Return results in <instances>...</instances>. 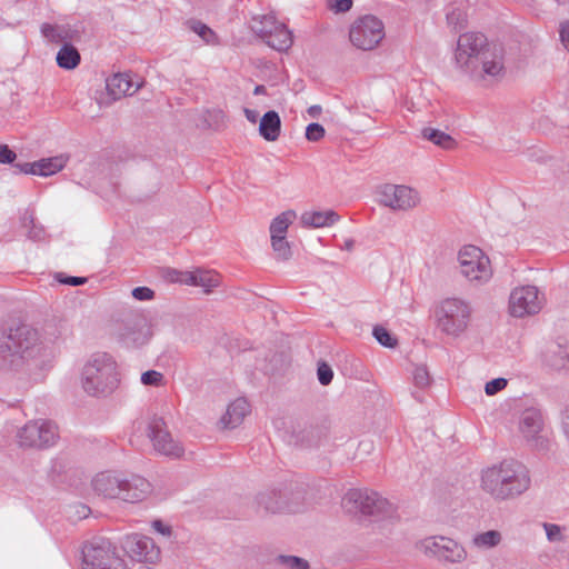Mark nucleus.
<instances>
[{"instance_id":"1","label":"nucleus","mask_w":569,"mask_h":569,"mask_svg":"<svg viewBox=\"0 0 569 569\" xmlns=\"http://www.w3.org/2000/svg\"><path fill=\"white\" fill-rule=\"evenodd\" d=\"M529 485L528 472L518 462H501L499 466L486 469L481 477L483 491L499 500L522 493Z\"/></svg>"},{"instance_id":"2","label":"nucleus","mask_w":569,"mask_h":569,"mask_svg":"<svg viewBox=\"0 0 569 569\" xmlns=\"http://www.w3.org/2000/svg\"><path fill=\"white\" fill-rule=\"evenodd\" d=\"M472 307L460 298H447L440 301L435 311L436 326L446 336L459 338L472 323Z\"/></svg>"},{"instance_id":"3","label":"nucleus","mask_w":569,"mask_h":569,"mask_svg":"<svg viewBox=\"0 0 569 569\" xmlns=\"http://www.w3.org/2000/svg\"><path fill=\"white\" fill-rule=\"evenodd\" d=\"M118 382L116 362L104 352L94 353L83 368L82 386L88 393L111 391Z\"/></svg>"},{"instance_id":"4","label":"nucleus","mask_w":569,"mask_h":569,"mask_svg":"<svg viewBox=\"0 0 569 569\" xmlns=\"http://www.w3.org/2000/svg\"><path fill=\"white\" fill-rule=\"evenodd\" d=\"M93 489L107 498H119L124 501H139L150 490V485L142 478H133L131 481H121L117 476L102 472L93 479Z\"/></svg>"},{"instance_id":"5","label":"nucleus","mask_w":569,"mask_h":569,"mask_svg":"<svg viewBox=\"0 0 569 569\" xmlns=\"http://www.w3.org/2000/svg\"><path fill=\"white\" fill-rule=\"evenodd\" d=\"M251 29L267 46L279 52H287L293 44L291 30L272 13L253 18Z\"/></svg>"},{"instance_id":"6","label":"nucleus","mask_w":569,"mask_h":569,"mask_svg":"<svg viewBox=\"0 0 569 569\" xmlns=\"http://www.w3.org/2000/svg\"><path fill=\"white\" fill-rule=\"evenodd\" d=\"M491 43L481 32H465L459 36L455 52L456 62L460 68L477 72L480 58L489 49Z\"/></svg>"},{"instance_id":"7","label":"nucleus","mask_w":569,"mask_h":569,"mask_svg":"<svg viewBox=\"0 0 569 569\" xmlns=\"http://www.w3.org/2000/svg\"><path fill=\"white\" fill-rule=\"evenodd\" d=\"M385 36L383 22L372 14L358 18L349 30V40L352 46L365 51L377 48Z\"/></svg>"},{"instance_id":"8","label":"nucleus","mask_w":569,"mask_h":569,"mask_svg":"<svg viewBox=\"0 0 569 569\" xmlns=\"http://www.w3.org/2000/svg\"><path fill=\"white\" fill-rule=\"evenodd\" d=\"M458 263L461 274L471 282H486L492 276L489 257L476 246H465L459 250Z\"/></svg>"},{"instance_id":"9","label":"nucleus","mask_w":569,"mask_h":569,"mask_svg":"<svg viewBox=\"0 0 569 569\" xmlns=\"http://www.w3.org/2000/svg\"><path fill=\"white\" fill-rule=\"evenodd\" d=\"M542 307V297L535 286L515 288L509 297V312L513 317H525L537 313Z\"/></svg>"},{"instance_id":"10","label":"nucleus","mask_w":569,"mask_h":569,"mask_svg":"<svg viewBox=\"0 0 569 569\" xmlns=\"http://www.w3.org/2000/svg\"><path fill=\"white\" fill-rule=\"evenodd\" d=\"M423 552L435 556L445 562H462L467 558V551L457 541L446 537H431L420 542Z\"/></svg>"},{"instance_id":"11","label":"nucleus","mask_w":569,"mask_h":569,"mask_svg":"<svg viewBox=\"0 0 569 569\" xmlns=\"http://www.w3.org/2000/svg\"><path fill=\"white\" fill-rule=\"evenodd\" d=\"M418 192L407 186L383 184L379 189V201L393 210H408L419 203Z\"/></svg>"},{"instance_id":"12","label":"nucleus","mask_w":569,"mask_h":569,"mask_svg":"<svg viewBox=\"0 0 569 569\" xmlns=\"http://www.w3.org/2000/svg\"><path fill=\"white\" fill-rule=\"evenodd\" d=\"M84 569H127L124 561L106 546H88L83 549Z\"/></svg>"},{"instance_id":"13","label":"nucleus","mask_w":569,"mask_h":569,"mask_svg":"<svg viewBox=\"0 0 569 569\" xmlns=\"http://www.w3.org/2000/svg\"><path fill=\"white\" fill-rule=\"evenodd\" d=\"M3 342L11 346V360L16 361V357H23L29 355L38 347V333L36 330L28 326H19L10 330L8 336H2Z\"/></svg>"},{"instance_id":"14","label":"nucleus","mask_w":569,"mask_h":569,"mask_svg":"<svg viewBox=\"0 0 569 569\" xmlns=\"http://www.w3.org/2000/svg\"><path fill=\"white\" fill-rule=\"evenodd\" d=\"M148 436L157 451L173 457L182 455V447L167 431L166 423L162 419H152L148 425Z\"/></svg>"},{"instance_id":"15","label":"nucleus","mask_w":569,"mask_h":569,"mask_svg":"<svg viewBox=\"0 0 569 569\" xmlns=\"http://www.w3.org/2000/svg\"><path fill=\"white\" fill-rule=\"evenodd\" d=\"M477 71L482 77H502L505 74L503 49L498 44H491L480 58Z\"/></svg>"},{"instance_id":"16","label":"nucleus","mask_w":569,"mask_h":569,"mask_svg":"<svg viewBox=\"0 0 569 569\" xmlns=\"http://www.w3.org/2000/svg\"><path fill=\"white\" fill-rule=\"evenodd\" d=\"M177 281L186 284L198 286L203 288L204 292H210L221 283V277L213 270L197 269L180 273Z\"/></svg>"},{"instance_id":"17","label":"nucleus","mask_w":569,"mask_h":569,"mask_svg":"<svg viewBox=\"0 0 569 569\" xmlns=\"http://www.w3.org/2000/svg\"><path fill=\"white\" fill-rule=\"evenodd\" d=\"M138 87H134L131 78L127 73H116L109 77L106 81V89L112 100L120 99L131 92H134Z\"/></svg>"},{"instance_id":"18","label":"nucleus","mask_w":569,"mask_h":569,"mask_svg":"<svg viewBox=\"0 0 569 569\" xmlns=\"http://www.w3.org/2000/svg\"><path fill=\"white\" fill-rule=\"evenodd\" d=\"M260 136L269 142L277 141L281 133V119L277 111L266 112L259 122Z\"/></svg>"},{"instance_id":"19","label":"nucleus","mask_w":569,"mask_h":569,"mask_svg":"<svg viewBox=\"0 0 569 569\" xmlns=\"http://www.w3.org/2000/svg\"><path fill=\"white\" fill-rule=\"evenodd\" d=\"M250 412V405L243 398L232 401L222 417V423L226 427L234 428L239 426Z\"/></svg>"},{"instance_id":"20","label":"nucleus","mask_w":569,"mask_h":569,"mask_svg":"<svg viewBox=\"0 0 569 569\" xmlns=\"http://www.w3.org/2000/svg\"><path fill=\"white\" fill-rule=\"evenodd\" d=\"M337 220L338 216L332 210L306 211L300 217V222L306 228H323L333 224Z\"/></svg>"},{"instance_id":"21","label":"nucleus","mask_w":569,"mask_h":569,"mask_svg":"<svg viewBox=\"0 0 569 569\" xmlns=\"http://www.w3.org/2000/svg\"><path fill=\"white\" fill-rule=\"evenodd\" d=\"M124 548L130 552L133 557L139 559L149 560V548H153L151 539L138 535L128 536L126 538Z\"/></svg>"},{"instance_id":"22","label":"nucleus","mask_w":569,"mask_h":569,"mask_svg":"<svg viewBox=\"0 0 569 569\" xmlns=\"http://www.w3.org/2000/svg\"><path fill=\"white\" fill-rule=\"evenodd\" d=\"M41 31L44 38L53 43L67 42L78 36L77 30L66 26L43 24Z\"/></svg>"},{"instance_id":"23","label":"nucleus","mask_w":569,"mask_h":569,"mask_svg":"<svg viewBox=\"0 0 569 569\" xmlns=\"http://www.w3.org/2000/svg\"><path fill=\"white\" fill-rule=\"evenodd\" d=\"M81 57L79 51L71 44L64 43L57 53V64L66 70H72L80 63Z\"/></svg>"},{"instance_id":"24","label":"nucleus","mask_w":569,"mask_h":569,"mask_svg":"<svg viewBox=\"0 0 569 569\" xmlns=\"http://www.w3.org/2000/svg\"><path fill=\"white\" fill-rule=\"evenodd\" d=\"M68 159V156L59 154L52 158L36 161V168H38V176L47 177L61 171L66 167Z\"/></svg>"},{"instance_id":"25","label":"nucleus","mask_w":569,"mask_h":569,"mask_svg":"<svg viewBox=\"0 0 569 569\" xmlns=\"http://www.w3.org/2000/svg\"><path fill=\"white\" fill-rule=\"evenodd\" d=\"M542 430L541 415L536 411H527L520 422V431L528 438H535Z\"/></svg>"},{"instance_id":"26","label":"nucleus","mask_w":569,"mask_h":569,"mask_svg":"<svg viewBox=\"0 0 569 569\" xmlns=\"http://www.w3.org/2000/svg\"><path fill=\"white\" fill-rule=\"evenodd\" d=\"M296 218L297 213L293 210H287L277 216L270 224L271 238L286 237L289 226Z\"/></svg>"},{"instance_id":"27","label":"nucleus","mask_w":569,"mask_h":569,"mask_svg":"<svg viewBox=\"0 0 569 569\" xmlns=\"http://www.w3.org/2000/svg\"><path fill=\"white\" fill-rule=\"evenodd\" d=\"M423 138L431 141L436 146H439L447 150H452L457 148L456 140L449 136L448 133L432 128H427L422 131Z\"/></svg>"},{"instance_id":"28","label":"nucleus","mask_w":569,"mask_h":569,"mask_svg":"<svg viewBox=\"0 0 569 569\" xmlns=\"http://www.w3.org/2000/svg\"><path fill=\"white\" fill-rule=\"evenodd\" d=\"M39 421L27 423L19 433V443L23 447H39Z\"/></svg>"},{"instance_id":"29","label":"nucleus","mask_w":569,"mask_h":569,"mask_svg":"<svg viewBox=\"0 0 569 569\" xmlns=\"http://www.w3.org/2000/svg\"><path fill=\"white\" fill-rule=\"evenodd\" d=\"M501 542V533L497 530H489L478 533L472 539V545L478 549H490Z\"/></svg>"},{"instance_id":"30","label":"nucleus","mask_w":569,"mask_h":569,"mask_svg":"<svg viewBox=\"0 0 569 569\" xmlns=\"http://www.w3.org/2000/svg\"><path fill=\"white\" fill-rule=\"evenodd\" d=\"M39 447L49 446L54 442L57 428L51 422H39Z\"/></svg>"},{"instance_id":"31","label":"nucleus","mask_w":569,"mask_h":569,"mask_svg":"<svg viewBox=\"0 0 569 569\" xmlns=\"http://www.w3.org/2000/svg\"><path fill=\"white\" fill-rule=\"evenodd\" d=\"M191 29L201 37L208 44H217L218 38L216 33L206 24L201 22H193Z\"/></svg>"},{"instance_id":"32","label":"nucleus","mask_w":569,"mask_h":569,"mask_svg":"<svg viewBox=\"0 0 569 569\" xmlns=\"http://www.w3.org/2000/svg\"><path fill=\"white\" fill-rule=\"evenodd\" d=\"M271 244L280 259H288L291 256V249L286 237L271 238Z\"/></svg>"},{"instance_id":"33","label":"nucleus","mask_w":569,"mask_h":569,"mask_svg":"<svg viewBox=\"0 0 569 569\" xmlns=\"http://www.w3.org/2000/svg\"><path fill=\"white\" fill-rule=\"evenodd\" d=\"M373 336L385 347L393 348L397 345V339L393 338L386 328L376 327L373 329Z\"/></svg>"},{"instance_id":"34","label":"nucleus","mask_w":569,"mask_h":569,"mask_svg":"<svg viewBox=\"0 0 569 569\" xmlns=\"http://www.w3.org/2000/svg\"><path fill=\"white\" fill-rule=\"evenodd\" d=\"M447 20L455 29L462 28L467 22V14L462 10L456 9L448 13Z\"/></svg>"},{"instance_id":"35","label":"nucleus","mask_w":569,"mask_h":569,"mask_svg":"<svg viewBox=\"0 0 569 569\" xmlns=\"http://www.w3.org/2000/svg\"><path fill=\"white\" fill-rule=\"evenodd\" d=\"M162 380V373L156 370L146 371L141 376V382L146 386H160Z\"/></svg>"},{"instance_id":"36","label":"nucleus","mask_w":569,"mask_h":569,"mask_svg":"<svg viewBox=\"0 0 569 569\" xmlns=\"http://www.w3.org/2000/svg\"><path fill=\"white\" fill-rule=\"evenodd\" d=\"M325 128L319 123H310L306 129V138L309 141H319L325 137Z\"/></svg>"},{"instance_id":"37","label":"nucleus","mask_w":569,"mask_h":569,"mask_svg":"<svg viewBox=\"0 0 569 569\" xmlns=\"http://www.w3.org/2000/svg\"><path fill=\"white\" fill-rule=\"evenodd\" d=\"M11 346L8 342H3L2 337L0 338V367H7L12 365L11 360Z\"/></svg>"},{"instance_id":"38","label":"nucleus","mask_w":569,"mask_h":569,"mask_svg":"<svg viewBox=\"0 0 569 569\" xmlns=\"http://www.w3.org/2000/svg\"><path fill=\"white\" fill-rule=\"evenodd\" d=\"M506 386L507 380L505 378H497L486 383L485 391L488 396H493L503 390Z\"/></svg>"},{"instance_id":"39","label":"nucleus","mask_w":569,"mask_h":569,"mask_svg":"<svg viewBox=\"0 0 569 569\" xmlns=\"http://www.w3.org/2000/svg\"><path fill=\"white\" fill-rule=\"evenodd\" d=\"M332 378L333 372L331 368L325 362L320 363L318 367V379L320 383L327 386L331 382Z\"/></svg>"},{"instance_id":"40","label":"nucleus","mask_w":569,"mask_h":569,"mask_svg":"<svg viewBox=\"0 0 569 569\" xmlns=\"http://www.w3.org/2000/svg\"><path fill=\"white\" fill-rule=\"evenodd\" d=\"M281 559L284 563H287L292 569H308L309 568L308 562L298 557H282Z\"/></svg>"},{"instance_id":"41","label":"nucleus","mask_w":569,"mask_h":569,"mask_svg":"<svg viewBox=\"0 0 569 569\" xmlns=\"http://www.w3.org/2000/svg\"><path fill=\"white\" fill-rule=\"evenodd\" d=\"M132 296L137 300H150L153 298V291L148 287H137L132 290Z\"/></svg>"},{"instance_id":"42","label":"nucleus","mask_w":569,"mask_h":569,"mask_svg":"<svg viewBox=\"0 0 569 569\" xmlns=\"http://www.w3.org/2000/svg\"><path fill=\"white\" fill-rule=\"evenodd\" d=\"M16 157V153L7 144H0V163H11Z\"/></svg>"},{"instance_id":"43","label":"nucleus","mask_w":569,"mask_h":569,"mask_svg":"<svg viewBox=\"0 0 569 569\" xmlns=\"http://www.w3.org/2000/svg\"><path fill=\"white\" fill-rule=\"evenodd\" d=\"M543 527L549 540L553 541L561 538V529L559 526L553 523H545Z\"/></svg>"},{"instance_id":"44","label":"nucleus","mask_w":569,"mask_h":569,"mask_svg":"<svg viewBox=\"0 0 569 569\" xmlns=\"http://www.w3.org/2000/svg\"><path fill=\"white\" fill-rule=\"evenodd\" d=\"M353 2H329V10L333 13H345L348 12Z\"/></svg>"},{"instance_id":"45","label":"nucleus","mask_w":569,"mask_h":569,"mask_svg":"<svg viewBox=\"0 0 569 569\" xmlns=\"http://www.w3.org/2000/svg\"><path fill=\"white\" fill-rule=\"evenodd\" d=\"M416 383L419 386H425L429 381L428 372L423 368H418L415 372Z\"/></svg>"},{"instance_id":"46","label":"nucleus","mask_w":569,"mask_h":569,"mask_svg":"<svg viewBox=\"0 0 569 569\" xmlns=\"http://www.w3.org/2000/svg\"><path fill=\"white\" fill-rule=\"evenodd\" d=\"M560 39L567 50H569V23L561 24Z\"/></svg>"},{"instance_id":"47","label":"nucleus","mask_w":569,"mask_h":569,"mask_svg":"<svg viewBox=\"0 0 569 569\" xmlns=\"http://www.w3.org/2000/svg\"><path fill=\"white\" fill-rule=\"evenodd\" d=\"M19 170L23 173L38 174V168H36V161L31 163L17 164Z\"/></svg>"},{"instance_id":"48","label":"nucleus","mask_w":569,"mask_h":569,"mask_svg":"<svg viewBox=\"0 0 569 569\" xmlns=\"http://www.w3.org/2000/svg\"><path fill=\"white\" fill-rule=\"evenodd\" d=\"M86 278L81 277H68L66 279H62L61 282L70 286H79L83 284L86 282Z\"/></svg>"},{"instance_id":"49","label":"nucleus","mask_w":569,"mask_h":569,"mask_svg":"<svg viewBox=\"0 0 569 569\" xmlns=\"http://www.w3.org/2000/svg\"><path fill=\"white\" fill-rule=\"evenodd\" d=\"M152 527L161 535H170V528L162 523L160 520L153 521Z\"/></svg>"},{"instance_id":"50","label":"nucleus","mask_w":569,"mask_h":569,"mask_svg":"<svg viewBox=\"0 0 569 569\" xmlns=\"http://www.w3.org/2000/svg\"><path fill=\"white\" fill-rule=\"evenodd\" d=\"M562 425L565 435L569 439V405L566 407L563 411Z\"/></svg>"},{"instance_id":"51","label":"nucleus","mask_w":569,"mask_h":569,"mask_svg":"<svg viewBox=\"0 0 569 569\" xmlns=\"http://www.w3.org/2000/svg\"><path fill=\"white\" fill-rule=\"evenodd\" d=\"M243 112L249 122L256 123L258 121V112L256 110L246 108Z\"/></svg>"},{"instance_id":"52","label":"nucleus","mask_w":569,"mask_h":569,"mask_svg":"<svg viewBox=\"0 0 569 569\" xmlns=\"http://www.w3.org/2000/svg\"><path fill=\"white\" fill-rule=\"evenodd\" d=\"M254 94H264L266 93V87L264 86H257L253 90Z\"/></svg>"},{"instance_id":"53","label":"nucleus","mask_w":569,"mask_h":569,"mask_svg":"<svg viewBox=\"0 0 569 569\" xmlns=\"http://www.w3.org/2000/svg\"><path fill=\"white\" fill-rule=\"evenodd\" d=\"M81 509H82V510H81V513L83 515V517H86V516H87V512H86V511H87V508H86V507H81Z\"/></svg>"}]
</instances>
